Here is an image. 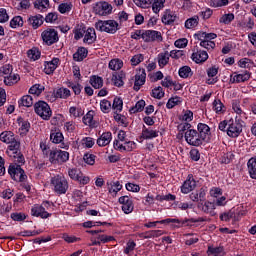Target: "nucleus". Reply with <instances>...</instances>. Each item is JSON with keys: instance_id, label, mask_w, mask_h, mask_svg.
Returning a JSON list of instances; mask_svg holds the SVG:
<instances>
[{"instance_id": "f257e3e1", "label": "nucleus", "mask_w": 256, "mask_h": 256, "mask_svg": "<svg viewBox=\"0 0 256 256\" xmlns=\"http://www.w3.org/2000/svg\"><path fill=\"white\" fill-rule=\"evenodd\" d=\"M50 186L57 195H65L69 189V182L63 175H56L50 179Z\"/></svg>"}, {"instance_id": "f03ea898", "label": "nucleus", "mask_w": 256, "mask_h": 256, "mask_svg": "<svg viewBox=\"0 0 256 256\" xmlns=\"http://www.w3.org/2000/svg\"><path fill=\"white\" fill-rule=\"evenodd\" d=\"M20 147L21 143H19V141L13 140V142L9 143L6 153L8 157L14 159L15 163L23 165V163H25V157L23 156V154H21V151H19Z\"/></svg>"}, {"instance_id": "7ed1b4c3", "label": "nucleus", "mask_w": 256, "mask_h": 256, "mask_svg": "<svg viewBox=\"0 0 256 256\" xmlns=\"http://www.w3.org/2000/svg\"><path fill=\"white\" fill-rule=\"evenodd\" d=\"M95 28L97 31L114 35V33L119 31V23H117L115 20H99L95 23Z\"/></svg>"}, {"instance_id": "20e7f679", "label": "nucleus", "mask_w": 256, "mask_h": 256, "mask_svg": "<svg viewBox=\"0 0 256 256\" xmlns=\"http://www.w3.org/2000/svg\"><path fill=\"white\" fill-rule=\"evenodd\" d=\"M49 161L52 165H63V163H67V161H69V152L52 149L49 152Z\"/></svg>"}, {"instance_id": "39448f33", "label": "nucleus", "mask_w": 256, "mask_h": 256, "mask_svg": "<svg viewBox=\"0 0 256 256\" xmlns=\"http://www.w3.org/2000/svg\"><path fill=\"white\" fill-rule=\"evenodd\" d=\"M34 111L44 121H49V119H51V116L53 115V111H51V107L45 101H38L37 103H35Z\"/></svg>"}, {"instance_id": "423d86ee", "label": "nucleus", "mask_w": 256, "mask_h": 256, "mask_svg": "<svg viewBox=\"0 0 256 256\" xmlns=\"http://www.w3.org/2000/svg\"><path fill=\"white\" fill-rule=\"evenodd\" d=\"M184 137L188 145H192V147H201L205 143L199 132L195 129L187 130Z\"/></svg>"}, {"instance_id": "0eeeda50", "label": "nucleus", "mask_w": 256, "mask_h": 256, "mask_svg": "<svg viewBox=\"0 0 256 256\" xmlns=\"http://www.w3.org/2000/svg\"><path fill=\"white\" fill-rule=\"evenodd\" d=\"M93 12L95 13V15L105 17L113 13V6L108 2L104 1L96 2L95 4H93Z\"/></svg>"}, {"instance_id": "6e6552de", "label": "nucleus", "mask_w": 256, "mask_h": 256, "mask_svg": "<svg viewBox=\"0 0 256 256\" xmlns=\"http://www.w3.org/2000/svg\"><path fill=\"white\" fill-rule=\"evenodd\" d=\"M8 173L14 181L23 182L27 179L25 171L21 169V165L19 164H11L8 168Z\"/></svg>"}, {"instance_id": "1a4fd4ad", "label": "nucleus", "mask_w": 256, "mask_h": 256, "mask_svg": "<svg viewBox=\"0 0 256 256\" xmlns=\"http://www.w3.org/2000/svg\"><path fill=\"white\" fill-rule=\"evenodd\" d=\"M241 131H243L241 122L233 119L228 120V127L226 130L228 137L235 138L238 135H241Z\"/></svg>"}, {"instance_id": "9d476101", "label": "nucleus", "mask_w": 256, "mask_h": 256, "mask_svg": "<svg viewBox=\"0 0 256 256\" xmlns=\"http://www.w3.org/2000/svg\"><path fill=\"white\" fill-rule=\"evenodd\" d=\"M42 40L46 45H53L59 41V33L53 28L44 30L41 34Z\"/></svg>"}, {"instance_id": "9b49d317", "label": "nucleus", "mask_w": 256, "mask_h": 256, "mask_svg": "<svg viewBox=\"0 0 256 256\" xmlns=\"http://www.w3.org/2000/svg\"><path fill=\"white\" fill-rule=\"evenodd\" d=\"M113 145L114 149L116 151H120L121 153H123V151L130 152L137 148V144L133 141L120 142L119 140H114Z\"/></svg>"}, {"instance_id": "f8f14e48", "label": "nucleus", "mask_w": 256, "mask_h": 256, "mask_svg": "<svg viewBox=\"0 0 256 256\" xmlns=\"http://www.w3.org/2000/svg\"><path fill=\"white\" fill-rule=\"evenodd\" d=\"M142 39L146 43H151L153 41L161 42L163 41V36H161V32L155 30H146L143 31Z\"/></svg>"}, {"instance_id": "ddd939ff", "label": "nucleus", "mask_w": 256, "mask_h": 256, "mask_svg": "<svg viewBox=\"0 0 256 256\" xmlns=\"http://www.w3.org/2000/svg\"><path fill=\"white\" fill-rule=\"evenodd\" d=\"M146 79L147 73L145 72V69L140 68L135 75L134 90L139 91V89L145 85Z\"/></svg>"}, {"instance_id": "4468645a", "label": "nucleus", "mask_w": 256, "mask_h": 256, "mask_svg": "<svg viewBox=\"0 0 256 256\" xmlns=\"http://www.w3.org/2000/svg\"><path fill=\"white\" fill-rule=\"evenodd\" d=\"M118 201L120 205H122L123 213H125L126 215H129V213H133V200H131L129 196H121Z\"/></svg>"}, {"instance_id": "2eb2a0df", "label": "nucleus", "mask_w": 256, "mask_h": 256, "mask_svg": "<svg viewBox=\"0 0 256 256\" xmlns=\"http://www.w3.org/2000/svg\"><path fill=\"white\" fill-rule=\"evenodd\" d=\"M232 109L236 114L235 121L241 122L247 119V112L241 109V104L238 101L232 103Z\"/></svg>"}, {"instance_id": "dca6fc26", "label": "nucleus", "mask_w": 256, "mask_h": 256, "mask_svg": "<svg viewBox=\"0 0 256 256\" xmlns=\"http://www.w3.org/2000/svg\"><path fill=\"white\" fill-rule=\"evenodd\" d=\"M195 187H197V183L195 182L193 175H188L186 181L181 186V193L187 195L188 193H191Z\"/></svg>"}, {"instance_id": "f3484780", "label": "nucleus", "mask_w": 256, "mask_h": 256, "mask_svg": "<svg viewBox=\"0 0 256 256\" xmlns=\"http://www.w3.org/2000/svg\"><path fill=\"white\" fill-rule=\"evenodd\" d=\"M194 63H205L209 59V54L205 50L196 49L191 56Z\"/></svg>"}, {"instance_id": "a211bd4d", "label": "nucleus", "mask_w": 256, "mask_h": 256, "mask_svg": "<svg viewBox=\"0 0 256 256\" xmlns=\"http://www.w3.org/2000/svg\"><path fill=\"white\" fill-rule=\"evenodd\" d=\"M31 215H33V217H41V219H48V217H51V214L45 211V207L39 204H35L32 207Z\"/></svg>"}, {"instance_id": "6ab92c4d", "label": "nucleus", "mask_w": 256, "mask_h": 256, "mask_svg": "<svg viewBox=\"0 0 256 256\" xmlns=\"http://www.w3.org/2000/svg\"><path fill=\"white\" fill-rule=\"evenodd\" d=\"M111 141H113V134L111 132H103L96 140V144L98 147H107Z\"/></svg>"}, {"instance_id": "aec40b11", "label": "nucleus", "mask_w": 256, "mask_h": 256, "mask_svg": "<svg viewBox=\"0 0 256 256\" xmlns=\"http://www.w3.org/2000/svg\"><path fill=\"white\" fill-rule=\"evenodd\" d=\"M198 135L201 136L202 140L207 143L209 137H211V128L207 124L199 123L198 124Z\"/></svg>"}, {"instance_id": "412c9836", "label": "nucleus", "mask_w": 256, "mask_h": 256, "mask_svg": "<svg viewBox=\"0 0 256 256\" xmlns=\"http://www.w3.org/2000/svg\"><path fill=\"white\" fill-rule=\"evenodd\" d=\"M169 224V223H177L178 225L181 223V220L179 219H173V218H168V219H164L161 221H154V222H148L144 224V227H146L147 229H155V227H157V225H163V224Z\"/></svg>"}, {"instance_id": "4be33fe9", "label": "nucleus", "mask_w": 256, "mask_h": 256, "mask_svg": "<svg viewBox=\"0 0 256 256\" xmlns=\"http://www.w3.org/2000/svg\"><path fill=\"white\" fill-rule=\"evenodd\" d=\"M59 67V58H53L51 61H47L44 64V71L46 75H51Z\"/></svg>"}, {"instance_id": "5701e85b", "label": "nucleus", "mask_w": 256, "mask_h": 256, "mask_svg": "<svg viewBox=\"0 0 256 256\" xmlns=\"http://www.w3.org/2000/svg\"><path fill=\"white\" fill-rule=\"evenodd\" d=\"M107 189H108L109 195H111L112 197H117V193H119V191L123 189V185H121L119 181L110 182V183H107Z\"/></svg>"}, {"instance_id": "b1692460", "label": "nucleus", "mask_w": 256, "mask_h": 256, "mask_svg": "<svg viewBox=\"0 0 256 256\" xmlns=\"http://www.w3.org/2000/svg\"><path fill=\"white\" fill-rule=\"evenodd\" d=\"M97 41V34L95 33V28H88L84 34L83 42L91 45Z\"/></svg>"}, {"instance_id": "393cba45", "label": "nucleus", "mask_w": 256, "mask_h": 256, "mask_svg": "<svg viewBox=\"0 0 256 256\" xmlns=\"http://www.w3.org/2000/svg\"><path fill=\"white\" fill-rule=\"evenodd\" d=\"M177 19V14L171 10H166L163 13L162 16V23L164 25H171V23H175V20Z\"/></svg>"}, {"instance_id": "a878e982", "label": "nucleus", "mask_w": 256, "mask_h": 256, "mask_svg": "<svg viewBox=\"0 0 256 256\" xmlns=\"http://www.w3.org/2000/svg\"><path fill=\"white\" fill-rule=\"evenodd\" d=\"M28 23L33 27V29H39L43 25V15L36 14L28 18Z\"/></svg>"}, {"instance_id": "bb28decb", "label": "nucleus", "mask_w": 256, "mask_h": 256, "mask_svg": "<svg viewBox=\"0 0 256 256\" xmlns=\"http://www.w3.org/2000/svg\"><path fill=\"white\" fill-rule=\"evenodd\" d=\"M251 79V74L248 71H244L240 74L234 73L232 76V83H245Z\"/></svg>"}, {"instance_id": "cd10ccee", "label": "nucleus", "mask_w": 256, "mask_h": 256, "mask_svg": "<svg viewBox=\"0 0 256 256\" xmlns=\"http://www.w3.org/2000/svg\"><path fill=\"white\" fill-rule=\"evenodd\" d=\"M19 81H21V76H19L17 73L12 72L10 75L4 77V83L8 87L19 83Z\"/></svg>"}, {"instance_id": "c85d7f7f", "label": "nucleus", "mask_w": 256, "mask_h": 256, "mask_svg": "<svg viewBox=\"0 0 256 256\" xmlns=\"http://www.w3.org/2000/svg\"><path fill=\"white\" fill-rule=\"evenodd\" d=\"M247 169L251 179H256V157H252L248 160Z\"/></svg>"}, {"instance_id": "c756f323", "label": "nucleus", "mask_w": 256, "mask_h": 256, "mask_svg": "<svg viewBox=\"0 0 256 256\" xmlns=\"http://www.w3.org/2000/svg\"><path fill=\"white\" fill-rule=\"evenodd\" d=\"M0 141L9 145L15 141V134L11 131H4L0 134Z\"/></svg>"}, {"instance_id": "7c9ffc66", "label": "nucleus", "mask_w": 256, "mask_h": 256, "mask_svg": "<svg viewBox=\"0 0 256 256\" xmlns=\"http://www.w3.org/2000/svg\"><path fill=\"white\" fill-rule=\"evenodd\" d=\"M142 137L144 139H155V137H159V132L144 126L142 129Z\"/></svg>"}, {"instance_id": "2f4dec72", "label": "nucleus", "mask_w": 256, "mask_h": 256, "mask_svg": "<svg viewBox=\"0 0 256 256\" xmlns=\"http://www.w3.org/2000/svg\"><path fill=\"white\" fill-rule=\"evenodd\" d=\"M54 95H56L58 99H69V96L71 95V90L65 87H61L54 90Z\"/></svg>"}, {"instance_id": "473e14b6", "label": "nucleus", "mask_w": 256, "mask_h": 256, "mask_svg": "<svg viewBox=\"0 0 256 256\" xmlns=\"http://www.w3.org/2000/svg\"><path fill=\"white\" fill-rule=\"evenodd\" d=\"M215 209H216V204L213 202H209V201H206L204 203V205L202 206V211L204 213H208V215H211L212 217H214V215H216Z\"/></svg>"}, {"instance_id": "72a5a7b5", "label": "nucleus", "mask_w": 256, "mask_h": 256, "mask_svg": "<svg viewBox=\"0 0 256 256\" xmlns=\"http://www.w3.org/2000/svg\"><path fill=\"white\" fill-rule=\"evenodd\" d=\"M49 7V0H35L34 8H36L41 13L47 11Z\"/></svg>"}, {"instance_id": "f704fd0d", "label": "nucleus", "mask_w": 256, "mask_h": 256, "mask_svg": "<svg viewBox=\"0 0 256 256\" xmlns=\"http://www.w3.org/2000/svg\"><path fill=\"white\" fill-rule=\"evenodd\" d=\"M169 57H171V54L169 52H162L158 54V65L159 67L163 68L167 63H169Z\"/></svg>"}, {"instance_id": "c9c22d12", "label": "nucleus", "mask_w": 256, "mask_h": 256, "mask_svg": "<svg viewBox=\"0 0 256 256\" xmlns=\"http://www.w3.org/2000/svg\"><path fill=\"white\" fill-rule=\"evenodd\" d=\"M90 85L94 89H101L103 87V78L101 76L93 75L90 77Z\"/></svg>"}, {"instance_id": "e433bc0d", "label": "nucleus", "mask_w": 256, "mask_h": 256, "mask_svg": "<svg viewBox=\"0 0 256 256\" xmlns=\"http://www.w3.org/2000/svg\"><path fill=\"white\" fill-rule=\"evenodd\" d=\"M87 53H88L87 48L85 47L78 48L77 52L74 53L73 55L74 61H83V59L87 57Z\"/></svg>"}, {"instance_id": "4c0bfd02", "label": "nucleus", "mask_w": 256, "mask_h": 256, "mask_svg": "<svg viewBox=\"0 0 256 256\" xmlns=\"http://www.w3.org/2000/svg\"><path fill=\"white\" fill-rule=\"evenodd\" d=\"M18 104L20 107H33V97L25 95L18 101Z\"/></svg>"}, {"instance_id": "58836bf2", "label": "nucleus", "mask_w": 256, "mask_h": 256, "mask_svg": "<svg viewBox=\"0 0 256 256\" xmlns=\"http://www.w3.org/2000/svg\"><path fill=\"white\" fill-rule=\"evenodd\" d=\"M199 25V16H193L185 21L186 29H195Z\"/></svg>"}, {"instance_id": "ea45409f", "label": "nucleus", "mask_w": 256, "mask_h": 256, "mask_svg": "<svg viewBox=\"0 0 256 256\" xmlns=\"http://www.w3.org/2000/svg\"><path fill=\"white\" fill-rule=\"evenodd\" d=\"M213 111L215 113H225V105H223V102L219 99H215L212 103Z\"/></svg>"}, {"instance_id": "a19ab883", "label": "nucleus", "mask_w": 256, "mask_h": 256, "mask_svg": "<svg viewBox=\"0 0 256 256\" xmlns=\"http://www.w3.org/2000/svg\"><path fill=\"white\" fill-rule=\"evenodd\" d=\"M86 31L87 30L85 29V26H76L74 29V39H76V41H79V39H82V37L85 35Z\"/></svg>"}, {"instance_id": "79ce46f5", "label": "nucleus", "mask_w": 256, "mask_h": 256, "mask_svg": "<svg viewBox=\"0 0 256 256\" xmlns=\"http://www.w3.org/2000/svg\"><path fill=\"white\" fill-rule=\"evenodd\" d=\"M112 109L115 113H121L123 111V100L119 97L114 98Z\"/></svg>"}, {"instance_id": "37998d69", "label": "nucleus", "mask_w": 256, "mask_h": 256, "mask_svg": "<svg viewBox=\"0 0 256 256\" xmlns=\"http://www.w3.org/2000/svg\"><path fill=\"white\" fill-rule=\"evenodd\" d=\"M94 115V111H88L87 114L83 117L84 125H88V127H93L95 125V122L93 121Z\"/></svg>"}, {"instance_id": "c03bdc74", "label": "nucleus", "mask_w": 256, "mask_h": 256, "mask_svg": "<svg viewBox=\"0 0 256 256\" xmlns=\"http://www.w3.org/2000/svg\"><path fill=\"white\" fill-rule=\"evenodd\" d=\"M178 73H179V77H181L182 79H187L191 77V75H193V71H191V67L189 66L181 67Z\"/></svg>"}, {"instance_id": "a18cd8bd", "label": "nucleus", "mask_w": 256, "mask_h": 256, "mask_svg": "<svg viewBox=\"0 0 256 256\" xmlns=\"http://www.w3.org/2000/svg\"><path fill=\"white\" fill-rule=\"evenodd\" d=\"M43 91H45V86H43L41 84H34L29 89L30 95H36L37 97H39V95H41V93H43Z\"/></svg>"}, {"instance_id": "49530a36", "label": "nucleus", "mask_w": 256, "mask_h": 256, "mask_svg": "<svg viewBox=\"0 0 256 256\" xmlns=\"http://www.w3.org/2000/svg\"><path fill=\"white\" fill-rule=\"evenodd\" d=\"M197 37L199 41H213V39H217V34L215 33H206V32H200L197 34Z\"/></svg>"}, {"instance_id": "de8ad7c7", "label": "nucleus", "mask_w": 256, "mask_h": 256, "mask_svg": "<svg viewBox=\"0 0 256 256\" xmlns=\"http://www.w3.org/2000/svg\"><path fill=\"white\" fill-rule=\"evenodd\" d=\"M63 139H65L63 137V133L59 131L51 132L50 134V140L52 141V143H55L56 145L59 143H63Z\"/></svg>"}, {"instance_id": "09e8293b", "label": "nucleus", "mask_w": 256, "mask_h": 256, "mask_svg": "<svg viewBox=\"0 0 256 256\" xmlns=\"http://www.w3.org/2000/svg\"><path fill=\"white\" fill-rule=\"evenodd\" d=\"M123 67V60L121 59H112L109 62V69L112 71H119Z\"/></svg>"}, {"instance_id": "8fccbe9b", "label": "nucleus", "mask_w": 256, "mask_h": 256, "mask_svg": "<svg viewBox=\"0 0 256 256\" xmlns=\"http://www.w3.org/2000/svg\"><path fill=\"white\" fill-rule=\"evenodd\" d=\"M235 19V14L228 13L224 14L219 18V23L222 25H229Z\"/></svg>"}, {"instance_id": "3c124183", "label": "nucleus", "mask_w": 256, "mask_h": 256, "mask_svg": "<svg viewBox=\"0 0 256 256\" xmlns=\"http://www.w3.org/2000/svg\"><path fill=\"white\" fill-rule=\"evenodd\" d=\"M10 27L12 29H19V27H23V17L15 16L10 21Z\"/></svg>"}, {"instance_id": "603ef678", "label": "nucleus", "mask_w": 256, "mask_h": 256, "mask_svg": "<svg viewBox=\"0 0 256 256\" xmlns=\"http://www.w3.org/2000/svg\"><path fill=\"white\" fill-rule=\"evenodd\" d=\"M145 109V100H139L135 106L130 108V113L135 114V113H141Z\"/></svg>"}, {"instance_id": "864d4df0", "label": "nucleus", "mask_w": 256, "mask_h": 256, "mask_svg": "<svg viewBox=\"0 0 256 256\" xmlns=\"http://www.w3.org/2000/svg\"><path fill=\"white\" fill-rule=\"evenodd\" d=\"M13 73V66L11 64H4L0 67V75L7 77Z\"/></svg>"}, {"instance_id": "5fc2aeb1", "label": "nucleus", "mask_w": 256, "mask_h": 256, "mask_svg": "<svg viewBox=\"0 0 256 256\" xmlns=\"http://www.w3.org/2000/svg\"><path fill=\"white\" fill-rule=\"evenodd\" d=\"M27 55L32 61H37V59L41 57V52L39 51V48L34 47L28 50Z\"/></svg>"}, {"instance_id": "6e6d98bb", "label": "nucleus", "mask_w": 256, "mask_h": 256, "mask_svg": "<svg viewBox=\"0 0 256 256\" xmlns=\"http://www.w3.org/2000/svg\"><path fill=\"white\" fill-rule=\"evenodd\" d=\"M70 116L74 119H77V117H83L84 111L81 108H77L75 106L70 107L69 109Z\"/></svg>"}, {"instance_id": "4d7b16f0", "label": "nucleus", "mask_w": 256, "mask_h": 256, "mask_svg": "<svg viewBox=\"0 0 256 256\" xmlns=\"http://www.w3.org/2000/svg\"><path fill=\"white\" fill-rule=\"evenodd\" d=\"M152 97L154 99H163V97H165V91H163L161 86H157L152 89Z\"/></svg>"}, {"instance_id": "13d9d810", "label": "nucleus", "mask_w": 256, "mask_h": 256, "mask_svg": "<svg viewBox=\"0 0 256 256\" xmlns=\"http://www.w3.org/2000/svg\"><path fill=\"white\" fill-rule=\"evenodd\" d=\"M81 143L85 149H92L95 145V139L91 137H84L82 138Z\"/></svg>"}, {"instance_id": "bf43d9fd", "label": "nucleus", "mask_w": 256, "mask_h": 256, "mask_svg": "<svg viewBox=\"0 0 256 256\" xmlns=\"http://www.w3.org/2000/svg\"><path fill=\"white\" fill-rule=\"evenodd\" d=\"M71 9H73V4L71 2H64L58 6V11L62 14L69 13Z\"/></svg>"}, {"instance_id": "052dcab7", "label": "nucleus", "mask_w": 256, "mask_h": 256, "mask_svg": "<svg viewBox=\"0 0 256 256\" xmlns=\"http://www.w3.org/2000/svg\"><path fill=\"white\" fill-rule=\"evenodd\" d=\"M29 129H31V124L28 121H23L20 124L19 133L22 137H25L27 133H29Z\"/></svg>"}, {"instance_id": "680f3d73", "label": "nucleus", "mask_w": 256, "mask_h": 256, "mask_svg": "<svg viewBox=\"0 0 256 256\" xmlns=\"http://www.w3.org/2000/svg\"><path fill=\"white\" fill-rule=\"evenodd\" d=\"M137 7H141L142 9H149L155 0H133Z\"/></svg>"}, {"instance_id": "e2e57ef3", "label": "nucleus", "mask_w": 256, "mask_h": 256, "mask_svg": "<svg viewBox=\"0 0 256 256\" xmlns=\"http://www.w3.org/2000/svg\"><path fill=\"white\" fill-rule=\"evenodd\" d=\"M165 7V0H156L152 4L153 13H159Z\"/></svg>"}, {"instance_id": "0e129e2a", "label": "nucleus", "mask_w": 256, "mask_h": 256, "mask_svg": "<svg viewBox=\"0 0 256 256\" xmlns=\"http://www.w3.org/2000/svg\"><path fill=\"white\" fill-rule=\"evenodd\" d=\"M111 102L107 99L100 101V109L102 113H109L111 111Z\"/></svg>"}, {"instance_id": "69168bd1", "label": "nucleus", "mask_w": 256, "mask_h": 256, "mask_svg": "<svg viewBox=\"0 0 256 256\" xmlns=\"http://www.w3.org/2000/svg\"><path fill=\"white\" fill-rule=\"evenodd\" d=\"M208 255H213V256H222L223 255V247H208L207 251Z\"/></svg>"}, {"instance_id": "338daca9", "label": "nucleus", "mask_w": 256, "mask_h": 256, "mask_svg": "<svg viewBox=\"0 0 256 256\" xmlns=\"http://www.w3.org/2000/svg\"><path fill=\"white\" fill-rule=\"evenodd\" d=\"M112 83L115 85V87H123V76L121 74H113L112 75Z\"/></svg>"}, {"instance_id": "774afa93", "label": "nucleus", "mask_w": 256, "mask_h": 256, "mask_svg": "<svg viewBox=\"0 0 256 256\" xmlns=\"http://www.w3.org/2000/svg\"><path fill=\"white\" fill-rule=\"evenodd\" d=\"M95 159H97L95 154L86 153L83 156V160L87 165H93L95 163Z\"/></svg>"}]
</instances>
